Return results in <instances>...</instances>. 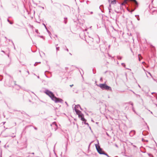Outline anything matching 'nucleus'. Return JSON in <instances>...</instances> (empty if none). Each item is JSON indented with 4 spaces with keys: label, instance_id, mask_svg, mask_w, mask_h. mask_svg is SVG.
I'll use <instances>...</instances> for the list:
<instances>
[{
    "label": "nucleus",
    "instance_id": "412c9836",
    "mask_svg": "<svg viewBox=\"0 0 157 157\" xmlns=\"http://www.w3.org/2000/svg\"><path fill=\"white\" fill-rule=\"evenodd\" d=\"M148 155L150 157H154L152 155L151 153H148Z\"/></svg>",
    "mask_w": 157,
    "mask_h": 157
},
{
    "label": "nucleus",
    "instance_id": "72a5a7b5",
    "mask_svg": "<svg viewBox=\"0 0 157 157\" xmlns=\"http://www.w3.org/2000/svg\"><path fill=\"white\" fill-rule=\"evenodd\" d=\"M64 50H66L68 52L69 51L68 49L67 48H66V49H64Z\"/></svg>",
    "mask_w": 157,
    "mask_h": 157
},
{
    "label": "nucleus",
    "instance_id": "69168bd1",
    "mask_svg": "<svg viewBox=\"0 0 157 157\" xmlns=\"http://www.w3.org/2000/svg\"><path fill=\"white\" fill-rule=\"evenodd\" d=\"M139 86L140 87V86L139 85Z\"/></svg>",
    "mask_w": 157,
    "mask_h": 157
},
{
    "label": "nucleus",
    "instance_id": "6e6552de",
    "mask_svg": "<svg viewBox=\"0 0 157 157\" xmlns=\"http://www.w3.org/2000/svg\"><path fill=\"white\" fill-rule=\"evenodd\" d=\"M13 82H14V84L15 85L17 86V90H19L21 88V86H19L18 85H17L16 84V81H14Z\"/></svg>",
    "mask_w": 157,
    "mask_h": 157
},
{
    "label": "nucleus",
    "instance_id": "864d4df0",
    "mask_svg": "<svg viewBox=\"0 0 157 157\" xmlns=\"http://www.w3.org/2000/svg\"><path fill=\"white\" fill-rule=\"evenodd\" d=\"M89 128H90V129H91V127H90V126H89Z\"/></svg>",
    "mask_w": 157,
    "mask_h": 157
},
{
    "label": "nucleus",
    "instance_id": "f257e3e1",
    "mask_svg": "<svg viewBox=\"0 0 157 157\" xmlns=\"http://www.w3.org/2000/svg\"><path fill=\"white\" fill-rule=\"evenodd\" d=\"M45 93L50 97L52 100L55 101L56 103L59 102L62 103L63 100L61 99L56 97L54 94L51 91L48 90H46Z\"/></svg>",
    "mask_w": 157,
    "mask_h": 157
},
{
    "label": "nucleus",
    "instance_id": "20e7f679",
    "mask_svg": "<svg viewBox=\"0 0 157 157\" xmlns=\"http://www.w3.org/2000/svg\"><path fill=\"white\" fill-rule=\"evenodd\" d=\"M78 117L81 118V120H85V119L84 118V115L82 113H80V114H79L78 115Z\"/></svg>",
    "mask_w": 157,
    "mask_h": 157
},
{
    "label": "nucleus",
    "instance_id": "c03bdc74",
    "mask_svg": "<svg viewBox=\"0 0 157 157\" xmlns=\"http://www.w3.org/2000/svg\"><path fill=\"white\" fill-rule=\"evenodd\" d=\"M2 151H1V153L0 157H2Z\"/></svg>",
    "mask_w": 157,
    "mask_h": 157
},
{
    "label": "nucleus",
    "instance_id": "603ef678",
    "mask_svg": "<svg viewBox=\"0 0 157 157\" xmlns=\"http://www.w3.org/2000/svg\"><path fill=\"white\" fill-rule=\"evenodd\" d=\"M37 77V78H39V76H38Z\"/></svg>",
    "mask_w": 157,
    "mask_h": 157
},
{
    "label": "nucleus",
    "instance_id": "393cba45",
    "mask_svg": "<svg viewBox=\"0 0 157 157\" xmlns=\"http://www.w3.org/2000/svg\"><path fill=\"white\" fill-rule=\"evenodd\" d=\"M64 22L65 24H66L67 22V20H64Z\"/></svg>",
    "mask_w": 157,
    "mask_h": 157
},
{
    "label": "nucleus",
    "instance_id": "49530a36",
    "mask_svg": "<svg viewBox=\"0 0 157 157\" xmlns=\"http://www.w3.org/2000/svg\"><path fill=\"white\" fill-rule=\"evenodd\" d=\"M31 154H33V155H34V152H33V153H31Z\"/></svg>",
    "mask_w": 157,
    "mask_h": 157
},
{
    "label": "nucleus",
    "instance_id": "f3484780",
    "mask_svg": "<svg viewBox=\"0 0 157 157\" xmlns=\"http://www.w3.org/2000/svg\"><path fill=\"white\" fill-rule=\"evenodd\" d=\"M41 63L40 62H36L34 64V66H36L37 65V64L38 63Z\"/></svg>",
    "mask_w": 157,
    "mask_h": 157
},
{
    "label": "nucleus",
    "instance_id": "c756f323",
    "mask_svg": "<svg viewBox=\"0 0 157 157\" xmlns=\"http://www.w3.org/2000/svg\"><path fill=\"white\" fill-rule=\"evenodd\" d=\"M100 80L101 82L102 81V77H101L100 78Z\"/></svg>",
    "mask_w": 157,
    "mask_h": 157
},
{
    "label": "nucleus",
    "instance_id": "338daca9",
    "mask_svg": "<svg viewBox=\"0 0 157 157\" xmlns=\"http://www.w3.org/2000/svg\"><path fill=\"white\" fill-rule=\"evenodd\" d=\"M56 37H57V36L56 35Z\"/></svg>",
    "mask_w": 157,
    "mask_h": 157
},
{
    "label": "nucleus",
    "instance_id": "2eb2a0df",
    "mask_svg": "<svg viewBox=\"0 0 157 157\" xmlns=\"http://www.w3.org/2000/svg\"><path fill=\"white\" fill-rule=\"evenodd\" d=\"M135 16L137 18V20L138 21H139L140 20V18L139 17V16L138 15H136Z\"/></svg>",
    "mask_w": 157,
    "mask_h": 157
},
{
    "label": "nucleus",
    "instance_id": "e2e57ef3",
    "mask_svg": "<svg viewBox=\"0 0 157 157\" xmlns=\"http://www.w3.org/2000/svg\"><path fill=\"white\" fill-rule=\"evenodd\" d=\"M11 40H9V41H11Z\"/></svg>",
    "mask_w": 157,
    "mask_h": 157
},
{
    "label": "nucleus",
    "instance_id": "c85d7f7f",
    "mask_svg": "<svg viewBox=\"0 0 157 157\" xmlns=\"http://www.w3.org/2000/svg\"><path fill=\"white\" fill-rule=\"evenodd\" d=\"M103 5H101L100 7L99 8L101 10V8H102V7H103Z\"/></svg>",
    "mask_w": 157,
    "mask_h": 157
},
{
    "label": "nucleus",
    "instance_id": "8fccbe9b",
    "mask_svg": "<svg viewBox=\"0 0 157 157\" xmlns=\"http://www.w3.org/2000/svg\"><path fill=\"white\" fill-rule=\"evenodd\" d=\"M27 73H28V74H29V71H27Z\"/></svg>",
    "mask_w": 157,
    "mask_h": 157
},
{
    "label": "nucleus",
    "instance_id": "0eeeda50",
    "mask_svg": "<svg viewBox=\"0 0 157 157\" xmlns=\"http://www.w3.org/2000/svg\"><path fill=\"white\" fill-rule=\"evenodd\" d=\"M54 124L55 126H56V128H55V131H56V130L58 128V126L56 124L55 122H53L52 123V124H51V125L52 126V125Z\"/></svg>",
    "mask_w": 157,
    "mask_h": 157
},
{
    "label": "nucleus",
    "instance_id": "9b49d317",
    "mask_svg": "<svg viewBox=\"0 0 157 157\" xmlns=\"http://www.w3.org/2000/svg\"><path fill=\"white\" fill-rule=\"evenodd\" d=\"M110 0H109L110 1ZM111 0V4H114L116 3V0Z\"/></svg>",
    "mask_w": 157,
    "mask_h": 157
},
{
    "label": "nucleus",
    "instance_id": "6e6d98bb",
    "mask_svg": "<svg viewBox=\"0 0 157 157\" xmlns=\"http://www.w3.org/2000/svg\"><path fill=\"white\" fill-rule=\"evenodd\" d=\"M69 54L71 55H72V54L71 53H69Z\"/></svg>",
    "mask_w": 157,
    "mask_h": 157
},
{
    "label": "nucleus",
    "instance_id": "0e129e2a",
    "mask_svg": "<svg viewBox=\"0 0 157 157\" xmlns=\"http://www.w3.org/2000/svg\"><path fill=\"white\" fill-rule=\"evenodd\" d=\"M133 93L134 94H135V93H134V92L133 91Z\"/></svg>",
    "mask_w": 157,
    "mask_h": 157
},
{
    "label": "nucleus",
    "instance_id": "2f4dec72",
    "mask_svg": "<svg viewBox=\"0 0 157 157\" xmlns=\"http://www.w3.org/2000/svg\"><path fill=\"white\" fill-rule=\"evenodd\" d=\"M33 127L35 130H37V128L36 127L34 126H33Z\"/></svg>",
    "mask_w": 157,
    "mask_h": 157
},
{
    "label": "nucleus",
    "instance_id": "e433bc0d",
    "mask_svg": "<svg viewBox=\"0 0 157 157\" xmlns=\"http://www.w3.org/2000/svg\"><path fill=\"white\" fill-rule=\"evenodd\" d=\"M75 107L76 109H77V108H78L79 107V106H77V105H75Z\"/></svg>",
    "mask_w": 157,
    "mask_h": 157
},
{
    "label": "nucleus",
    "instance_id": "7ed1b4c3",
    "mask_svg": "<svg viewBox=\"0 0 157 157\" xmlns=\"http://www.w3.org/2000/svg\"><path fill=\"white\" fill-rule=\"evenodd\" d=\"M95 145L98 152L100 154L103 155L105 151L103 150L101 148L100 146L97 144H96Z\"/></svg>",
    "mask_w": 157,
    "mask_h": 157
},
{
    "label": "nucleus",
    "instance_id": "a18cd8bd",
    "mask_svg": "<svg viewBox=\"0 0 157 157\" xmlns=\"http://www.w3.org/2000/svg\"><path fill=\"white\" fill-rule=\"evenodd\" d=\"M41 7L43 9H44V7H42V6H41Z\"/></svg>",
    "mask_w": 157,
    "mask_h": 157
},
{
    "label": "nucleus",
    "instance_id": "1a4fd4ad",
    "mask_svg": "<svg viewBox=\"0 0 157 157\" xmlns=\"http://www.w3.org/2000/svg\"><path fill=\"white\" fill-rule=\"evenodd\" d=\"M148 133V132L146 131H144L143 132L142 134L144 136H146L147 135Z\"/></svg>",
    "mask_w": 157,
    "mask_h": 157
},
{
    "label": "nucleus",
    "instance_id": "4c0bfd02",
    "mask_svg": "<svg viewBox=\"0 0 157 157\" xmlns=\"http://www.w3.org/2000/svg\"><path fill=\"white\" fill-rule=\"evenodd\" d=\"M43 25H44V26L45 28V27H46V26L45 25V24H44V23H43Z\"/></svg>",
    "mask_w": 157,
    "mask_h": 157
},
{
    "label": "nucleus",
    "instance_id": "680f3d73",
    "mask_svg": "<svg viewBox=\"0 0 157 157\" xmlns=\"http://www.w3.org/2000/svg\"><path fill=\"white\" fill-rule=\"evenodd\" d=\"M142 63H145L144 62H143Z\"/></svg>",
    "mask_w": 157,
    "mask_h": 157
},
{
    "label": "nucleus",
    "instance_id": "774afa93",
    "mask_svg": "<svg viewBox=\"0 0 157 157\" xmlns=\"http://www.w3.org/2000/svg\"><path fill=\"white\" fill-rule=\"evenodd\" d=\"M32 126V125H30L29 126H30V127Z\"/></svg>",
    "mask_w": 157,
    "mask_h": 157
},
{
    "label": "nucleus",
    "instance_id": "ea45409f",
    "mask_svg": "<svg viewBox=\"0 0 157 157\" xmlns=\"http://www.w3.org/2000/svg\"><path fill=\"white\" fill-rule=\"evenodd\" d=\"M73 86V85L72 84V85H70V86L71 87H72Z\"/></svg>",
    "mask_w": 157,
    "mask_h": 157
},
{
    "label": "nucleus",
    "instance_id": "7c9ffc66",
    "mask_svg": "<svg viewBox=\"0 0 157 157\" xmlns=\"http://www.w3.org/2000/svg\"><path fill=\"white\" fill-rule=\"evenodd\" d=\"M136 97L137 98L140 97V95L139 94H136Z\"/></svg>",
    "mask_w": 157,
    "mask_h": 157
},
{
    "label": "nucleus",
    "instance_id": "3c124183",
    "mask_svg": "<svg viewBox=\"0 0 157 157\" xmlns=\"http://www.w3.org/2000/svg\"><path fill=\"white\" fill-rule=\"evenodd\" d=\"M65 103L67 105H68V104H67V102H65Z\"/></svg>",
    "mask_w": 157,
    "mask_h": 157
},
{
    "label": "nucleus",
    "instance_id": "f704fd0d",
    "mask_svg": "<svg viewBox=\"0 0 157 157\" xmlns=\"http://www.w3.org/2000/svg\"><path fill=\"white\" fill-rule=\"evenodd\" d=\"M8 86H9L10 87H11V86H13H13L12 85V84H10L9 85H8Z\"/></svg>",
    "mask_w": 157,
    "mask_h": 157
},
{
    "label": "nucleus",
    "instance_id": "5701e85b",
    "mask_svg": "<svg viewBox=\"0 0 157 157\" xmlns=\"http://www.w3.org/2000/svg\"><path fill=\"white\" fill-rule=\"evenodd\" d=\"M129 104H130L132 105V107L133 106V104L132 102L130 101L129 102Z\"/></svg>",
    "mask_w": 157,
    "mask_h": 157
},
{
    "label": "nucleus",
    "instance_id": "dca6fc26",
    "mask_svg": "<svg viewBox=\"0 0 157 157\" xmlns=\"http://www.w3.org/2000/svg\"><path fill=\"white\" fill-rule=\"evenodd\" d=\"M117 59L119 60H121L122 58V57L119 56H117Z\"/></svg>",
    "mask_w": 157,
    "mask_h": 157
},
{
    "label": "nucleus",
    "instance_id": "de8ad7c7",
    "mask_svg": "<svg viewBox=\"0 0 157 157\" xmlns=\"http://www.w3.org/2000/svg\"><path fill=\"white\" fill-rule=\"evenodd\" d=\"M91 121H92V122H94V121L93 120V119H92V120H91Z\"/></svg>",
    "mask_w": 157,
    "mask_h": 157
},
{
    "label": "nucleus",
    "instance_id": "ddd939ff",
    "mask_svg": "<svg viewBox=\"0 0 157 157\" xmlns=\"http://www.w3.org/2000/svg\"><path fill=\"white\" fill-rule=\"evenodd\" d=\"M58 44H56V51H57H57H59V47H57V46L58 45Z\"/></svg>",
    "mask_w": 157,
    "mask_h": 157
},
{
    "label": "nucleus",
    "instance_id": "473e14b6",
    "mask_svg": "<svg viewBox=\"0 0 157 157\" xmlns=\"http://www.w3.org/2000/svg\"><path fill=\"white\" fill-rule=\"evenodd\" d=\"M9 147V146H8V145L6 146V145H5L4 146V147L5 148H6V147Z\"/></svg>",
    "mask_w": 157,
    "mask_h": 157
},
{
    "label": "nucleus",
    "instance_id": "4d7b16f0",
    "mask_svg": "<svg viewBox=\"0 0 157 157\" xmlns=\"http://www.w3.org/2000/svg\"><path fill=\"white\" fill-rule=\"evenodd\" d=\"M155 11H155L154 10V11H153V13L155 12Z\"/></svg>",
    "mask_w": 157,
    "mask_h": 157
},
{
    "label": "nucleus",
    "instance_id": "bb28decb",
    "mask_svg": "<svg viewBox=\"0 0 157 157\" xmlns=\"http://www.w3.org/2000/svg\"><path fill=\"white\" fill-rule=\"evenodd\" d=\"M122 65L124 67H125V65L124 63H121Z\"/></svg>",
    "mask_w": 157,
    "mask_h": 157
},
{
    "label": "nucleus",
    "instance_id": "58836bf2",
    "mask_svg": "<svg viewBox=\"0 0 157 157\" xmlns=\"http://www.w3.org/2000/svg\"><path fill=\"white\" fill-rule=\"evenodd\" d=\"M64 20H67V17H64Z\"/></svg>",
    "mask_w": 157,
    "mask_h": 157
},
{
    "label": "nucleus",
    "instance_id": "37998d69",
    "mask_svg": "<svg viewBox=\"0 0 157 157\" xmlns=\"http://www.w3.org/2000/svg\"><path fill=\"white\" fill-rule=\"evenodd\" d=\"M1 52H3V53H5V52L4 51L2 50V51H1Z\"/></svg>",
    "mask_w": 157,
    "mask_h": 157
},
{
    "label": "nucleus",
    "instance_id": "f8f14e48",
    "mask_svg": "<svg viewBox=\"0 0 157 157\" xmlns=\"http://www.w3.org/2000/svg\"><path fill=\"white\" fill-rule=\"evenodd\" d=\"M82 121H83L84 122V124H87V125H88V126H89V124L88 123H86V119H85V120H82Z\"/></svg>",
    "mask_w": 157,
    "mask_h": 157
},
{
    "label": "nucleus",
    "instance_id": "aec40b11",
    "mask_svg": "<svg viewBox=\"0 0 157 157\" xmlns=\"http://www.w3.org/2000/svg\"><path fill=\"white\" fill-rule=\"evenodd\" d=\"M103 155H105L107 156L108 157H109V155H108V154L106 153H105V152H104V154Z\"/></svg>",
    "mask_w": 157,
    "mask_h": 157
},
{
    "label": "nucleus",
    "instance_id": "cd10ccee",
    "mask_svg": "<svg viewBox=\"0 0 157 157\" xmlns=\"http://www.w3.org/2000/svg\"><path fill=\"white\" fill-rule=\"evenodd\" d=\"M132 109L134 112H135V110L133 106L132 107Z\"/></svg>",
    "mask_w": 157,
    "mask_h": 157
},
{
    "label": "nucleus",
    "instance_id": "39448f33",
    "mask_svg": "<svg viewBox=\"0 0 157 157\" xmlns=\"http://www.w3.org/2000/svg\"><path fill=\"white\" fill-rule=\"evenodd\" d=\"M135 133V131L134 130H132L129 133V135L131 136H133Z\"/></svg>",
    "mask_w": 157,
    "mask_h": 157
},
{
    "label": "nucleus",
    "instance_id": "6ab92c4d",
    "mask_svg": "<svg viewBox=\"0 0 157 157\" xmlns=\"http://www.w3.org/2000/svg\"><path fill=\"white\" fill-rule=\"evenodd\" d=\"M38 36L39 37H40L41 38H43L44 40L45 39L44 37L42 36Z\"/></svg>",
    "mask_w": 157,
    "mask_h": 157
},
{
    "label": "nucleus",
    "instance_id": "09e8293b",
    "mask_svg": "<svg viewBox=\"0 0 157 157\" xmlns=\"http://www.w3.org/2000/svg\"><path fill=\"white\" fill-rule=\"evenodd\" d=\"M144 139H142V141H144Z\"/></svg>",
    "mask_w": 157,
    "mask_h": 157
},
{
    "label": "nucleus",
    "instance_id": "c9c22d12",
    "mask_svg": "<svg viewBox=\"0 0 157 157\" xmlns=\"http://www.w3.org/2000/svg\"><path fill=\"white\" fill-rule=\"evenodd\" d=\"M35 32L37 33H38V30L37 29H36L35 30Z\"/></svg>",
    "mask_w": 157,
    "mask_h": 157
},
{
    "label": "nucleus",
    "instance_id": "13d9d810",
    "mask_svg": "<svg viewBox=\"0 0 157 157\" xmlns=\"http://www.w3.org/2000/svg\"><path fill=\"white\" fill-rule=\"evenodd\" d=\"M154 93H154V92H153V93H151V94H154Z\"/></svg>",
    "mask_w": 157,
    "mask_h": 157
},
{
    "label": "nucleus",
    "instance_id": "a19ab883",
    "mask_svg": "<svg viewBox=\"0 0 157 157\" xmlns=\"http://www.w3.org/2000/svg\"><path fill=\"white\" fill-rule=\"evenodd\" d=\"M21 113H24V114H25V113L24 112H21Z\"/></svg>",
    "mask_w": 157,
    "mask_h": 157
},
{
    "label": "nucleus",
    "instance_id": "4468645a",
    "mask_svg": "<svg viewBox=\"0 0 157 157\" xmlns=\"http://www.w3.org/2000/svg\"><path fill=\"white\" fill-rule=\"evenodd\" d=\"M7 21L10 24H13V22H11L10 21V20L9 19H7Z\"/></svg>",
    "mask_w": 157,
    "mask_h": 157
},
{
    "label": "nucleus",
    "instance_id": "bf43d9fd",
    "mask_svg": "<svg viewBox=\"0 0 157 157\" xmlns=\"http://www.w3.org/2000/svg\"><path fill=\"white\" fill-rule=\"evenodd\" d=\"M109 12H110V9H109Z\"/></svg>",
    "mask_w": 157,
    "mask_h": 157
},
{
    "label": "nucleus",
    "instance_id": "a878e982",
    "mask_svg": "<svg viewBox=\"0 0 157 157\" xmlns=\"http://www.w3.org/2000/svg\"><path fill=\"white\" fill-rule=\"evenodd\" d=\"M77 106H79V107L80 108V109L82 110V109L81 107L80 106V105H77Z\"/></svg>",
    "mask_w": 157,
    "mask_h": 157
},
{
    "label": "nucleus",
    "instance_id": "a211bd4d",
    "mask_svg": "<svg viewBox=\"0 0 157 157\" xmlns=\"http://www.w3.org/2000/svg\"><path fill=\"white\" fill-rule=\"evenodd\" d=\"M128 11L129 12H130L131 13H132V12L134 11V9L132 10H130L128 9Z\"/></svg>",
    "mask_w": 157,
    "mask_h": 157
},
{
    "label": "nucleus",
    "instance_id": "b1692460",
    "mask_svg": "<svg viewBox=\"0 0 157 157\" xmlns=\"http://www.w3.org/2000/svg\"><path fill=\"white\" fill-rule=\"evenodd\" d=\"M11 42L12 43V44H13V46H14V49H15V47L14 44V43H13V41H12V40H11Z\"/></svg>",
    "mask_w": 157,
    "mask_h": 157
},
{
    "label": "nucleus",
    "instance_id": "423d86ee",
    "mask_svg": "<svg viewBox=\"0 0 157 157\" xmlns=\"http://www.w3.org/2000/svg\"><path fill=\"white\" fill-rule=\"evenodd\" d=\"M75 110L76 114H77L78 115L80 114V113H82L81 111L76 109L75 107Z\"/></svg>",
    "mask_w": 157,
    "mask_h": 157
},
{
    "label": "nucleus",
    "instance_id": "5fc2aeb1",
    "mask_svg": "<svg viewBox=\"0 0 157 157\" xmlns=\"http://www.w3.org/2000/svg\"><path fill=\"white\" fill-rule=\"evenodd\" d=\"M139 61H140V57H139Z\"/></svg>",
    "mask_w": 157,
    "mask_h": 157
},
{
    "label": "nucleus",
    "instance_id": "f03ea898",
    "mask_svg": "<svg viewBox=\"0 0 157 157\" xmlns=\"http://www.w3.org/2000/svg\"><path fill=\"white\" fill-rule=\"evenodd\" d=\"M98 86L103 90L112 91L111 88L107 85L105 83L100 84Z\"/></svg>",
    "mask_w": 157,
    "mask_h": 157
},
{
    "label": "nucleus",
    "instance_id": "79ce46f5",
    "mask_svg": "<svg viewBox=\"0 0 157 157\" xmlns=\"http://www.w3.org/2000/svg\"><path fill=\"white\" fill-rule=\"evenodd\" d=\"M106 135H107V136H109V135L107 133H106Z\"/></svg>",
    "mask_w": 157,
    "mask_h": 157
},
{
    "label": "nucleus",
    "instance_id": "052dcab7",
    "mask_svg": "<svg viewBox=\"0 0 157 157\" xmlns=\"http://www.w3.org/2000/svg\"><path fill=\"white\" fill-rule=\"evenodd\" d=\"M87 29H85V31H87Z\"/></svg>",
    "mask_w": 157,
    "mask_h": 157
},
{
    "label": "nucleus",
    "instance_id": "4be33fe9",
    "mask_svg": "<svg viewBox=\"0 0 157 157\" xmlns=\"http://www.w3.org/2000/svg\"><path fill=\"white\" fill-rule=\"evenodd\" d=\"M3 78L2 76L0 75V81H1Z\"/></svg>",
    "mask_w": 157,
    "mask_h": 157
},
{
    "label": "nucleus",
    "instance_id": "9d476101",
    "mask_svg": "<svg viewBox=\"0 0 157 157\" xmlns=\"http://www.w3.org/2000/svg\"><path fill=\"white\" fill-rule=\"evenodd\" d=\"M45 29H46L47 32H48V33L49 35H50V37L51 38H52V37L51 36V32L48 30V29L46 27H45Z\"/></svg>",
    "mask_w": 157,
    "mask_h": 157
}]
</instances>
